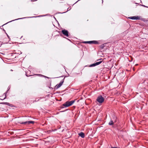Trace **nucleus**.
Returning <instances> with one entry per match:
<instances>
[{
    "label": "nucleus",
    "instance_id": "f257e3e1",
    "mask_svg": "<svg viewBox=\"0 0 148 148\" xmlns=\"http://www.w3.org/2000/svg\"><path fill=\"white\" fill-rule=\"evenodd\" d=\"M75 102L74 100H72L70 101H67L63 104V106L65 107H68L72 105Z\"/></svg>",
    "mask_w": 148,
    "mask_h": 148
},
{
    "label": "nucleus",
    "instance_id": "f03ea898",
    "mask_svg": "<svg viewBox=\"0 0 148 148\" xmlns=\"http://www.w3.org/2000/svg\"><path fill=\"white\" fill-rule=\"evenodd\" d=\"M104 100V98L101 95L99 96L97 99V101L99 103H103Z\"/></svg>",
    "mask_w": 148,
    "mask_h": 148
},
{
    "label": "nucleus",
    "instance_id": "7ed1b4c3",
    "mask_svg": "<svg viewBox=\"0 0 148 148\" xmlns=\"http://www.w3.org/2000/svg\"><path fill=\"white\" fill-rule=\"evenodd\" d=\"M85 43H89L90 44H98V42L96 40H93L88 41H85L84 42Z\"/></svg>",
    "mask_w": 148,
    "mask_h": 148
},
{
    "label": "nucleus",
    "instance_id": "20e7f679",
    "mask_svg": "<svg viewBox=\"0 0 148 148\" xmlns=\"http://www.w3.org/2000/svg\"><path fill=\"white\" fill-rule=\"evenodd\" d=\"M62 34L65 36L66 37H68L69 34L68 31L65 30L64 29L62 30Z\"/></svg>",
    "mask_w": 148,
    "mask_h": 148
},
{
    "label": "nucleus",
    "instance_id": "39448f33",
    "mask_svg": "<svg viewBox=\"0 0 148 148\" xmlns=\"http://www.w3.org/2000/svg\"><path fill=\"white\" fill-rule=\"evenodd\" d=\"M128 18L132 20H138L140 19V17L138 16H133L129 17Z\"/></svg>",
    "mask_w": 148,
    "mask_h": 148
},
{
    "label": "nucleus",
    "instance_id": "423d86ee",
    "mask_svg": "<svg viewBox=\"0 0 148 148\" xmlns=\"http://www.w3.org/2000/svg\"><path fill=\"white\" fill-rule=\"evenodd\" d=\"M102 62V61H100L97 62L95 63L92 64L90 65V67H93V66H96L97 65H99Z\"/></svg>",
    "mask_w": 148,
    "mask_h": 148
},
{
    "label": "nucleus",
    "instance_id": "0eeeda50",
    "mask_svg": "<svg viewBox=\"0 0 148 148\" xmlns=\"http://www.w3.org/2000/svg\"><path fill=\"white\" fill-rule=\"evenodd\" d=\"M34 123V122L33 121H28L21 123H20L21 124H29L30 123Z\"/></svg>",
    "mask_w": 148,
    "mask_h": 148
},
{
    "label": "nucleus",
    "instance_id": "6e6552de",
    "mask_svg": "<svg viewBox=\"0 0 148 148\" xmlns=\"http://www.w3.org/2000/svg\"><path fill=\"white\" fill-rule=\"evenodd\" d=\"M64 81L63 80L62 81H61L58 84H57L56 85V86L57 88H60L62 85Z\"/></svg>",
    "mask_w": 148,
    "mask_h": 148
},
{
    "label": "nucleus",
    "instance_id": "1a4fd4ad",
    "mask_svg": "<svg viewBox=\"0 0 148 148\" xmlns=\"http://www.w3.org/2000/svg\"><path fill=\"white\" fill-rule=\"evenodd\" d=\"M79 136H81L82 138L84 137L85 136L84 133L82 132H81L79 134Z\"/></svg>",
    "mask_w": 148,
    "mask_h": 148
},
{
    "label": "nucleus",
    "instance_id": "9d476101",
    "mask_svg": "<svg viewBox=\"0 0 148 148\" xmlns=\"http://www.w3.org/2000/svg\"><path fill=\"white\" fill-rule=\"evenodd\" d=\"M1 103L2 104L6 105H8L9 106H11V104H10L9 103H8V102H3V103Z\"/></svg>",
    "mask_w": 148,
    "mask_h": 148
},
{
    "label": "nucleus",
    "instance_id": "9b49d317",
    "mask_svg": "<svg viewBox=\"0 0 148 148\" xmlns=\"http://www.w3.org/2000/svg\"><path fill=\"white\" fill-rule=\"evenodd\" d=\"M114 123L113 121L111 120L110 121L109 123V125H113L114 124Z\"/></svg>",
    "mask_w": 148,
    "mask_h": 148
},
{
    "label": "nucleus",
    "instance_id": "f8f14e48",
    "mask_svg": "<svg viewBox=\"0 0 148 148\" xmlns=\"http://www.w3.org/2000/svg\"><path fill=\"white\" fill-rule=\"evenodd\" d=\"M142 5L143 6V7H147V8H148V7L146 6H145V5Z\"/></svg>",
    "mask_w": 148,
    "mask_h": 148
},
{
    "label": "nucleus",
    "instance_id": "ddd939ff",
    "mask_svg": "<svg viewBox=\"0 0 148 148\" xmlns=\"http://www.w3.org/2000/svg\"><path fill=\"white\" fill-rule=\"evenodd\" d=\"M37 0H31V1H37Z\"/></svg>",
    "mask_w": 148,
    "mask_h": 148
},
{
    "label": "nucleus",
    "instance_id": "4468645a",
    "mask_svg": "<svg viewBox=\"0 0 148 148\" xmlns=\"http://www.w3.org/2000/svg\"><path fill=\"white\" fill-rule=\"evenodd\" d=\"M111 148H117L116 147H112Z\"/></svg>",
    "mask_w": 148,
    "mask_h": 148
},
{
    "label": "nucleus",
    "instance_id": "2eb2a0df",
    "mask_svg": "<svg viewBox=\"0 0 148 148\" xmlns=\"http://www.w3.org/2000/svg\"><path fill=\"white\" fill-rule=\"evenodd\" d=\"M21 18H18V19H16V20H18V19H20Z\"/></svg>",
    "mask_w": 148,
    "mask_h": 148
},
{
    "label": "nucleus",
    "instance_id": "dca6fc26",
    "mask_svg": "<svg viewBox=\"0 0 148 148\" xmlns=\"http://www.w3.org/2000/svg\"><path fill=\"white\" fill-rule=\"evenodd\" d=\"M12 21H10V22H11Z\"/></svg>",
    "mask_w": 148,
    "mask_h": 148
}]
</instances>
